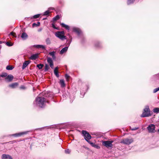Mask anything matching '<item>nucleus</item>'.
Wrapping results in <instances>:
<instances>
[{"instance_id":"ea45409f","label":"nucleus","mask_w":159,"mask_h":159,"mask_svg":"<svg viewBox=\"0 0 159 159\" xmlns=\"http://www.w3.org/2000/svg\"><path fill=\"white\" fill-rule=\"evenodd\" d=\"M139 128V127H135L134 128H131V130H135L138 129Z\"/></svg>"},{"instance_id":"412c9836","label":"nucleus","mask_w":159,"mask_h":159,"mask_svg":"<svg viewBox=\"0 0 159 159\" xmlns=\"http://www.w3.org/2000/svg\"><path fill=\"white\" fill-rule=\"evenodd\" d=\"M18 85V84L17 83H15L12 84H11L9 85V86L13 88H14L17 87Z\"/></svg>"},{"instance_id":"e433bc0d","label":"nucleus","mask_w":159,"mask_h":159,"mask_svg":"<svg viewBox=\"0 0 159 159\" xmlns=\"http://www.w3.org/2000/svg\"><path fill=\"white\" fill-rule=\"evenodd\" d=\"M6 44L7 45V46H11L13 45L11 43H10L9 42H7L6 43Z\"/></svg>"},{"instance_id":"5701e85b","label":"nucleus","mask_w":159,"mask_h":159,"mask_svg":"<svg viewBox=\"0 0 159 159\" xmlns=\"http://www.w3.org/2000/svg\"><path fill=\"white\" fill-rule=\"evenodd\" d=\"M153 111L156 113H158L159 112V108L156 107L154 108L153 110Z\"/></svg>"},{"instance_id":"473e14b6","label":"nucleus","mask_w":159,"mask_h":159,"mask_svg":"<svg viewBox=\"0 0 159 159\" xmlns=\"http://www.w3.org/2000/svg\"><path fill=\"white\" fill-rule=\"evenodd\" d=\"M40 15L39 14L35 15L33 16V18L35 19L39 17V16H40Z\"/></svg>"},{"instance_id":"f257e3e1","label":"nucleus","mask_w":159,"mask_h":159,"mask_svg":"<svg viewBox=\"0 0 159 159\" xmlns=\"http://www.w3.org/2000/svg\"><path fill=\"white\" fill-rule=\"evenodd\" d=\"M35 102L38 106L41 107H43L45 106L46 100L44 98L39 97L36 98Z\"/></svg>"},{"instance_id":"f03ea898","label":"nucleus","mask_w":159,"mask_h":159,"mask_svg":"<svg viewBox=\"0 0 159 159\" xmlns=\"http://www.w3.org/2000/svg\"><path fill=\"white\" fill-rule=\"evenodd\" d=\"M151 116V111L148 106H146L144 109L143 111L142 115L141 117H146Z\"/></svg>"},{"instance_id":"b1692460","label":"nucleus","mask_w":159,"mask_h":159,"mask_svg":"<svg viewBox=\"0 0 159 159\" xmlns=\"http://www.w3.org/2000/svg\"><path fill=\"white\" fill-rule=\"evenodd\" d=\"M44 65L42 64H39L37 65V66L39 68V69H40L42 68Z\"/></svg>"},{"instance_id":"f8f14e48","label":"nucleus","mask_w":159,"mask_h":159,"mask_svg":"<svg viewBox=\"0 0 159 159\" xmlns=\"http://www.w3.org/2000/svg\"><path fill=\"white\" fill-rule=\"evenodd\" d=\"M28 132H20L19 133H16L13 135V136L15 137L20 136L23 134H26Z\"/></svg>"},{"instance_id":"0eeeda50","label":"nucleus","mask_w":159,"mask_h":159,"mask_svg":"<svg viewBox=\"0 0 159 159\" xmlns=\"http://www.w3.org/2000/svg\"><path fill=\"white\" fill-rule=\"evenodd\" d=\"M155 126L153 124H151L147 128L148 129L149 132L154 133L155 132Z\"/></svg>"},{"instance_id":"2f4dec72","label":"nucleus","mask_w":159,"mask_h":159,"mask_svg":"<svg viewBox=\"0 0 159 159\" xmlns=\"http://www.w3.org/2000/svg\"><path fill=\"white\" fill-rule=\"evenodd\" d=\"M49 11H47L44 13L43 14V15L47 16L49 14Z\"/></svg>"},{"instance_id":"79ce46f5","label":"nucleus","mask_w":159,"mask_h":159,"mask_svg":"<svg viewBox=\"0 0 159 159\" xmlns=\"http://www.w3.org/2000/svg\"><path fill=\"white\" fill-rule=\"evenodd\" d=\"M20 88L21 89H24L25 87H24V86H21L20 87Z\"/></svg>"},{"instance_id":"c85d7f7f","label":"nucleus","mask_w":159,"mask_h":159,"mask_svg":"<svg viewBox=\"0 0 159 159\" xmlns=\"http://www.w3.org/2000/svg\"><path fill=\"white\" fill-rule=\"evenodd\" d=\"M135 0H128L127 1V4L128 5L131 4L134 2Z\"/></svg>"},{"instance_id":"72a5a7b5","label":"nucleus","mask_w":159,"mask_h":159,"mask_svg":"<svg viewBox=\"0 0 159 159\" xmlns=\"http://www.w3.org/2000/svg\"><path fill=\"white\" fill-rule=\"evenodd\" d=\"M10 35H12V36H13L14 37H16V34L15 33H14V32H11V33H10Z\"/></svg>"},{"instance_id":"4be33fe9","label":"nucleus","mask_w":159,"mask_h":159,"mask_svg":"<svg viewBox=\"0 0 159 159\" xmlns=\"http://www.w3.org/2000/svg\"><path fill=\"white\" fill-rule=\"evenodd\" d=\"M55 52L54 51H53L51 52H50L49 53V54L50 55V56H52L53 59H55L56 57L55 55Z\"/></svg>"},{"instance_id":"6ab92c4d","label":"nucleus","mask_w":159,"mask_h":159,"mask_svg":"<svg viewBox=\"0 0 159 159\" xmlns=\"http://www.w3.org/2000/svg\"><path fill=\"white\" fill-rule=\"evenodd\" d=\"M60 25L62 27L65 28L66 29L68 30H69V27L68 25H66L63 23H61Z\"/></svg>"},{"instance_id":"49530a36","label":"nucleus","mask_w":159,"mask_h":159,"mask_svg":"<svg viewBox=\"0 0 159 159\" xmlns=\"http://www.w3.org/2000/svg\"><path fill=\"white\" fill-rule=\"evenodd\" d=\"M158 131L159 132V129H158Z\"/></svg>"},{"instance_id":"c756f323","label":"nucleus","mask_w":159,"mask_h":159,"mask_svg":"<svg viewBox=\"0 0 159 159\" xmlns=\"http://www.w3.org/2000/svg\"><path fill=\"white\" fill-rule=\"evenodd\" d=\"M40 24V23L39 22H38V24H36L35 23H34L32 24V26L33 27H34L35 26H39Z\"/></svg>"},{"instance_id":"a211bd4d","label":"nucleus","mask_w":159,"mask_h":159,"mask_svg":"<svg viewBox=\"0 0 159 159\" xmlns=\"http://www.w3.org/2000/svg\"><path fill=\"white\" fill-rule=\"evenodd\" d=\"M21 38L24 40L26 39L28 37L27 34L25 33H23L21 35Z\"/></svg>"},{"instance_id":"1a4fd4ad","label":"nucleus","mask_w":159,"mask_h":159,"mask_svg":"<svg viewBox=\"0 0 159 159\" xmlns=\"http://www.w3.org/2000/svg\"><path fill=\"white\" fill-rule=\"evenodd\" d=\"M2 159H13L12 157L9 155L6 154H3L2 156Z\"/></svg>"},{"instance_id":"37998d69","label":"nucleus","mask_w":159,"mask_h":159,"mask_svg":"<svg viewBox=\"0 0 159 159\" xmlns=\"http://www.w3.org/2000/svg\"><path fill=\"white\" fill-rule=\"evenodd\" d=\"M41 29L39 30V31H41Z\"/></svg>"},{"instance_id":"f3484780","label":"nucleus","mask_w":159,"mask_h":159,"mask_svg":"<svg viewBox=\"0 0 159 159\" xmlns=\"http://www.w3.org/2000/svg\"><path fill=\"white\" fill-rule=\"evenodd\" d=\"M68 47H65L63 48L60 52L61 54H63L64 53L66 52L68 49Z\"/></svg>"},{"instance_id":"c03bdc74","label":"nucleus","mask_w":159,"mask_h":159,"mask_svg":"<svg viewBox=\"0 0 159 159\" xmlns=\"http://www.w3.org/2000/svg\"><path fill=\"white\" fill-rule=\"evenodd\" d=\"M45 18H44L43 19V20H45Z\"/></svg>"},{"instance_id":"39448f33","label":"nucleus","mask_w":159,"mask_h":159,"mask_svg":"<svg viewBox=\"0 0 159 159\" xmlns=\"http://www.w3.org/2000/svg\"><path fill=\"white\" fill-rule=\"evenodd\" d=\"M82 133L84 136V139L88 142V141H89V140L91 138V135L88 132L85 130H83Z\"/></svg>"},{"instance_id":"c9c22d12","label":"nucleus","mask_w":159,"mask_h":159,"mask_svg":"<svg viewBox=\"0 0 159 159\" xmlns=\"http://www.w3.org/2000/svg\"><path fill=\"white\" fill-rule=\"evenodd\" d=\"M65 77L67 81H68L70 78V76L66 74L65 75Z\"/></svg>"},{"instance_id":"393cba45","label":"nucleus","mask_w":159,"mask_h":159,"mask_svg":"<svg viewBox=\"0 0 159 159\" xmlns=\"http://www.w3.org/2000/svg\"><path fill=\"white\" fill-rule=\"evenodd\" d=\"M49 67L48 65L47 64H45V69L44 70L45 71H47L49 69Z\"/></svg>"},{"instance_id":"a19ab883","label":"nucleus","mask_w":159,"mask_h":159,"mask_svg":"<svg viewBox=\"0 0 159 159\" xmlns=\"http://www.w3.org/2000/svg\"><path fill=\"white\" fill-rule=\"evenodd\" d=\"M52 25L53 28L54 29H57L55 26L54 24L53 23L52 24Z\"/></svg>"},{"instance_id":"a18cd8bd","label":"nucleus","mask_w":159,"mask_h":159,"mask_svg":"<svg viewBox=\"0 0 159 159\" xmlns=\"http://www.w3.org/2000/svg\"><path fill=\"white\" fill-rule=\"evenodd\" d=\"M0 43H2L1 41H0Z\"/></svg>"},{"instance_id":"bb28decb","label":"nucleus","mask_w":159,"mask_h":159,"mask_svg":"<svg viewBox=\"0 0 159 159\" xmlns=\"http://www.w3.org/2000/svg\"><path fill=\"white\" fill-rule=\"evenodd\" d=\"M13 68V67L12 66H8L6 67V69L8 70H12Z\"/></svg>"},{"instance_id":"a878e982","label":"nucleus","mask_w":159,"mask_h":159,"mask_svg":"<svg viewBox=\"0 0 159 159\" xmlns=\"http://www.w3.org/2000/svg\"><path fill=\"white\" fill-rule=\"evenodd\" d=\"M73 30L74 31L76 32L78 34H80V31L78 29L76 28H74Z\"/></svg>"},{"instance_id":"f704fd0d","label":"nucleus","mask_w":159,"mask_h":159,"mask_svg":"<svg viewBox=\"0 0 159 159\" xmlns=\"http://www.w3.org/2000/svg\"><path fill=\"white\" fill-rule=\"evenodd\" d=\"M159 90V87L153 90V93H155Z\"/></svg>"},{"instance_id":"9d476101","label":"nucleus","mask_w":159,"mask_h":159,"mask_svg":"<svg viewBox=\"0 0 159 159\" xmlns=\"http://www.w3.org/2000/svg\"><path fill=\"white\" fill-rule=\"evenodd\" d=\"M13 78V76L11 75H10L5 78V80L7 82H10L12 80Z\"/></svg>"},{"instance_id":"423d86ee","label":"nucleus","mask_w":159,"mask_h":159,"mask_svg":"<svg viewBox=\"0 0 159 159\" xmlns=\"http://www.w3.org/2000/svg\"><path fill=\"white\" fill-rule=\"evenodd\" d=\"M133 141V140L132 139H125L122 140L120 141V143L125 144L129 145L132 143Z\"/></svg>"},{"instance_id":"7c9ffc66","label":"nucleus","mask_w":159,"mask_h":159,"mask_svg":"<svg viewBox=\"0 0 159 159\" xmlns=\"http://www.w3.org/2000/svg\"><path fill=\"white\" fill-rule=\"evenodd\" d=\"M46 42L47 44H49L51 43V42L50 39L48 38L46 40Z\"/></svg>"},{"instance_id":"4c0bfd02","label":"nucleus","mask_w":159,"mask_h":159,"mask_svg":"<svg viewBox=\"0 0 159 159\" xmlns=\"http://www.w3.org/2000/svg\"><path fill=\"white\" fill-rule=\"evenodd\" d=\"M7 74L6 73H4L1 75V76L2 77H6L7 76Z\"/></svg>"},{"instance_id":"20e7f679","label":"nucleus","mask_w":159,"mask_h":159,"mask_svg":"<svg viewBox=\"0 0 159 159\" xmlns=\"http://www.w3.org/2000/svg\"><path fill=\"white\" fill-rule=\"evenodd\" d=\"M64 31H58L56 33L55 35L61 40L66 39L65 36H64Z\"/></svg>"},{"instance_id":"58836bf2","label":"nucleus","mask_w":159,"mask_h":159,"mask_svg":"<svg viewBox=\"0 0 159 159\" xmlns=\"http://www.w3.org/2000/svg\"><path fill=\"white\" fill-rule=\"evenodd\" d=\"M65 152L66 153H69L70 152V151L69 149H67L65 151Z\"/></svg>"},{"instance_id":"9b49d317","label":"nucleus","mask_w":159,"mask_h":159,"mask_svg":"<svg viewBox=\"0 0 159 159\" xmlns=\"http://www.w3.org/2000/svg\"><path fill=\"white\" fill-rule=\"evenodd\" d=\"M30 61H25L24 63L22 66V69H24L30 63Z\"/></svg>"},{"instance_id":"4468645a","label":"nucleus","mask_w":159,"mask_h":159,"mask_svg":"<svg viewBox=\"0 0 159 159\" xmlns=\"http://www.w3.org/2000/svg\"><path fill=\"white\" fill-rule=\"evenodd\" d=\"M38 54H35L31 55L29 58L31 60H35L38 58Z\"/></svg>"},{"instance_id":"7ed1b4c3","label":"nucleus","mask_w":159,"mask_h":159,"mask_svg":"<svg viewBox=\"0 0 159 159\" xmlns=\"http://www.w3.org/2000/svg\"><path fill=\"white\" fill-rule=\"evenodd\" d=\"M113 142V141H102V144L107 148H111L113 146L112 144Z\"/></svg>"},{"instance_id":"ddd939ff","label":"nucleus","mask_w":159,"mask_h":159,"mask_svg":"<svg viewBox=\"0 0 159 159\" xmlns=\"http://www.w3.org/2000/svg\"><path fill=\"white\" fill-rule=\"evenodd\" d=\"M88 142L90 144V145L93 147L96 148L97 149H99L100 148V147L98 145H96L94 143H93L91 142L90 141H88Z\"/></svg>"},{"instance_id":"2eb2a0df","label":"nucleus","mask_w":159,"mask_h":159,"mask_svg":"<svg viewBox=\"0 0 159 159\" xmlns=\"http://www.w3.org/2000/svg\"><path fill=\"white\" fill-rule=\"evenodd\" d=\"M33 47L38 48H41L43 49H44L45 47L44 46L41 45H33Z\"/></svg>"},{"instance_id":"aec40b11","label":"nucleus","mask_w":159,"mask_h":159,"mask_svg":"<svg viewBox=\"0 0 159 159\" xmlns=\"http://www.w3.org/2000/svg\"><path fill=\"white\" fill-rule=\"evenodd\" d=\"M60 84L62 87H64L65 86L64 80L62 79L60 81Z\"/></svg>"},{"instance_id":"dca6fc26","label":"nucleus","mask_w":159,"mask_h":159,"mask_svg":"<svg viewBox=\"0 0 159 159\" xmlns=\"http://www.w3.org/2000/svg\"><path fill=\"white\" fill-rule=\"evenodd\" d=\"M58 67H56L55 68L54 70V73L57 77H58L59 76V75L58 74Z\"/></svg>"},{"instance_id":"6e6552de","label":"nucleus","mask_w":159,"mask_h":159,"mask_svg":"<svg viewBox=\"0 0 159 159\" xmlns=\"http://www.w3.org/2000/svg\"><path fill=\"white\" fill-rule=\"evenodd\" d=\"M47 61L48 63L49 64L50 67L53 69V63L52 59L50 57H48Z\"/></svg>"},{"instance_id":"cd10ccee","label":"nucleus","mask_w":159,"mask_h":159,"mask_svg":"<svg viewBox=\"0 0 159 159\" xmlns=\"http://www.w3.org/2000/svg\"><path fill=\"white\" fill-rule=\"evenodd\" d=\"M60 18L59 16L58 15H57L56 16L53 18V20L54 21H56L57 20L59 19Z\"/></svg>"}]
</instances>
